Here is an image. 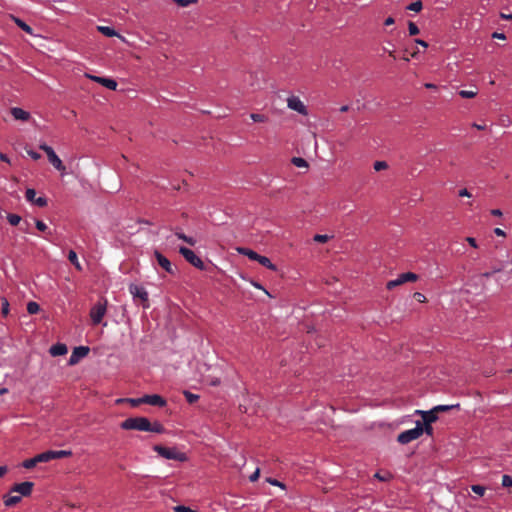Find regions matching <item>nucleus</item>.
<instances>
[{
	"instance_id": "3c124183",
	"label": "nucleus",
	"mask_w": 512,
	"mask_h": 512,
	"mask_svg": "<svg viewBox=\"0 0 512 512\" xmlns=\"http://www.w3.org/2000/svg\"><path fill=\"white\" fill-rule=\"evenodd\" d=\"M414 298H415L417 301H419V302H424V301H425V299H426V298H425V296H424L422 293H420V292H416V293L414 294Z\"/></svg>"
},
{
	"instance_id": "473e14b6",
	"label": "nucleus",
	"mask_w": 512,
	"mask_h": 512,
	"mask_svg": "<svg viewBox=\"0 0 512 512\" xmlns=\"http://www.w3.org/2000/svg\"><path fill=\"white\" fill-rule=\"evenodd\" d=\"M434 408L437 411V413H440V412L449 411V410L454 409V408H459V404H455V405H438V406H435Z\"/></svg>"
},
{
	"instance_id": "a211bd4d",
	"label": "nucleus",
	"mask_w": 512,
	"mask_h": 512,
	"mask_svg": "<svg viewBox=\"0 0 512 512\" xmlns=\"http://www.w3.org/2000/svg\"><path fill=\"white\" fill-rule=\"evenodd\" d=\"M49 352L52 356L56 357V356H62V355L67 354L68 349L65 344L57 343V344L51 346Z\"/></svg>"
},
{
	"instance_id": "0e129e2a",
	"label": "nucleus",
	"mask_w": 512,
	"mask_h": 512,
	"mask_svg": "<svg viewBox=\"0 0 512 512\" xmlns=\"http://www.w3.org/2000/svg\"><path fill=\"white\" fill-rule=\"evenodd\" d=\"M8 471L7 466H0V477H3Z\"/></svg>"
},
{
	"instance_id": "338daca9",
	"label": "nucleus",
	"mask_w": 512,
	"mask_h": 512,
	"mask_svg": "<svg viewBox=\"0 0 512 512\" xmlns=\"http://www.w3.org/2000/svg\"><path fill=\"white\" fill-rule=\"evenodd\" d=\"M473 127H475L478 130H484L486 128V125H481V124L474 123Z\"/></svg>"
},
{
	"instance_id": "412c9836",
	"label": "nucleus",
	"mask_w": 512,
	"mask_h": 512,
	"mask_svg": "<svg viewBox=\"0 0 512 512\" xmlns=\"http://www.w3.org/2000/svg\"><path fill=\"white\" fill-rule=\"evenodd\" d=\"M97 30L107 37L119 36L113 28L108 26H97Z\"/></svg>"
},
{
	"instance_id": "8fccbe9b",
	"label": "nucleus",
	"mask_w": 512,
	"mask_h": 512,
	"mask_svg": "<svg viewBox=\"0 0 512 512\" xmlns=\"http://www.w3.org/2000/svg\"><path fill=\"white\" fill-rule=\"evenodd\" d=\"M260 469L257 468L256 471L249 477L250 481L254 482L259 478Z\"/></svg>"
},
{
	"instance_id": "f257e3e1",
	"label": "nucleus",
	"mask_w": 512,
	"mask_h": 512,
	"mask_svg": "<svg viewBox=\"0 0 512 512\" xmlns=\"http://www.w3.org/2000/svg\"><path fill=\"white\" fill-rule=\"evenodd\" d=\"M121 428L124 430H150V421L145 417H130L121 423Z\"/></svg>"
},
{
	"instance_id": "a18cd8bd",
	"label": "nucleus",
	"mask_w": 512,
	"mask_h": 512,
	"mask_svg": "<svg viewBox=\"0 0 512 512\" xmlns=\"http://www.w3.org/2000/svg\"><path fill=\"white\" fill-rule=\"evenodd\" d=\"M422 425H423V433H426L427 435L432 436L433 427L431 426V424L422 422Z\"/></svg>"
},
{
	"instance_id": "6ab92c4d",
	"label": "nucleus",
	"mask_w": 512,
	"mask_h": 512,
	"mask_svg": "<svg viewBox=\"0 0 512 512\" xmlns=\"http://www.w3.org/2000/svg\"><path fill=\"white\" fill-rule=\"evenodd\" d=\"M3 500H4V505L6 507H12L21 501V496L7 494V495H4Z\"/></svg>"
},
{
	"instance_id": "de8ad7c7",
	"label": "nucleus",
	"mask_w": 512,
	"mask_h": 512,
	"mask_svg": "<svg viewBox=\"0 0 512 512\" xmlns=\"http://www.w3.org/2000/svg\"><path fill=\"white\" fill-rule=\"evenodd\" d=\"M174 510H175V512H196V511L190 509L189 507H186L183 505H178V506L174 507Z\"/></svg>"
},
{
	"instance_id": "6e6d98bb",
	"label": "nucleus",
	"mask_w": 512,
	"mask_h": 512,
	"mask_svg": "<svg viewBox=\"0 0 512 512\" xmlns=\"http://www.w3.org/2000/svg\"><path fill=\"white\" fill-rule=\"evenodd\" d=\"M375 477H376L377 479H379L380 481H387V480L390 478V476H389V475H388V476H383V475H381L380 473H376V474H375Z\"/></svg>"
},
{
	"instance_id": "680f3d73",
	"label": "nucleus",
	"mask_w": 512,
	"mask_h": 512,
	"mask_svg": "<svg viewBox=\"0 0 512 512\" xmlns=\"http://www.w3.org/2000/svg\"><path fill=\"white\" fill-rule=\"evenodd\" d=\"M491 214H492L493 216L500 217V216H502V211H501V210H499V209H493V210H491Z\"/></svg>"
},
{
	"instance_id": "58836bf2",
	"label": "nucleus",
	"mask_w": 512,
	"mask_h": 512,
	"mask_svg": "<svg viewBox=\"0 0 512 512\" xmlns=\"http://www.w3.org/2000/svg\"><path fill=\"white\" fill-rule=\"evenodd\" d=\"M408 30H409V34L411 36L417 35L420 32L419 28L417 27V25L414 22H411V21L408 23Z\"/></svg>"
},
{
	"instance_id": "4c0bfd02",
	"label": "nucleus",
	"mask_w": 512,
	"mask_h": 512,
	"mask_svg": "<svg viewBox=\"0 0 512 512\" xmlns=\"http://www.w3.org/2000/svg\"><path fill=\"white\" fill-rule=\"evenodd\" d=\"M471 490L479 495V496H483L485 494V491H486V488L484 486H481V485H472L471 486Z\"/></svg>"
},
{
	"instance_id": "e2e57ef3",
	"label": "nucleus",
	"mask_w": 512,
	"mask_h": 512,
	"mask_svg": "<svg viewBox=\"0 0 512 512\" xmlns=\"http://www.w3.org/2000/svg\"><path fill=\"white\" fill-rule=\"evenodd\" d=\"M394 22H395V20H394V18H393V17H388V18L385 20L384 24H385L386 26H389V25L394 24Z\"/></svg>"
},
{
	"instance_id": "f8f14e48",
	"label": "nucleus",
	"mask_w": 512,
	"mask_h": 512,
	"mask_svg": "<svg viewBox=\"0 0 512 512\" xmlns=\"http://www.w3.org/2000/svg\"><path fill=\"white\" fill-rule=\"evenodd\" d=\"M155 259L157 261V264L162 267L167 273L174 274L175 270L172 267V264L170 260L165 257L163 254H161L159 251L154 252Z\"/></svg>"
},
{
	"instance_id": "393cba45",
	"label": "nucleus",
	"mask_w": 512,
	"mask_h": 512,
	"mask_svg": "<svg viewBox=\"0 0 512 512\" xmlns=\"http://www.w3.org/2000/svg\"><path fill=\"white\" fill-rule=\"evenodd\" d=\"M12 18H13L15 24L19 28H21L23 31H25L28 34H32L33 33L32 28L28 24H26L24 21H22L21 19L16 18V17H12Z\"/></svg>"
},
{
	"instance_id": "f03ea898",
	"label": "nucleus",
	"mask_w": 512,
	"mask_h": 512,
	"mask_svg": "<svg viewBox=\"0 0 512 512\" xmlns=\"http://www.w3.org/2000/svg\"><path fill=\"white\" fill-rule=\"evenodd\" d=\"M423 434V425L421 421L416 422V426L413 429H409L401 432L397 441L400 444H408L416 439H418Z\"/></svg>"
},
{
	"instance_id": "4d7b16f0",
	"label": "nucleus",
	"mask_w": 512,
	"mask_h": 512,
	"mask_svg": "<svg viewBox=\"0 0 512 512\" xmlns=\"http://www.w3.org/2000/svg\"><path fill=\"white\" fill-rule=\"evenodd\" d=\"M175 235L178 237V239L183 240L184 242L186 241V239L188 237L187 235H185L182 232H176Z\"/></svg>"
},
{
	"instance_id": "774afa93",
	"label": "nucleus",
	"mask_w": 512,
	"mask_h": 512,
	"mask_svg": "<svg viewBox=\"0 0 512 512\" xmlns=\"http://www.w3.org/2000/svg\"><path fill=\"white\" fill-rule=\"evenodd\" d=\"M425 87L427 89H436L437 88V86L435 84H433V83H426Z\"/></svg>"
},
{
	"instance_id": "09e8293b",
	"label": "nucleus",
	"mask_w": 512,
	"mask_h": 512,
	"mask_svg": "<svg viewBox=\"0 0 512 512\" xmlns=\"http://www.w3.org/2000/svg\"><path fill=\"white\" fill-rule=\"evenodd\" d=\"M27 154L34 160H38L41 158V155L33 150H26Z\"/></svg>"
},
{
	"instance_id": "cd10ccee",
	"label": "nucleus",
	"mask_w": 512,
	"mask_h": 512,
	"mask_svg": "<svg viewBox=\"0 0 512 512\" xmlns=\"http://www.w3.org/2000/svg\"><path fill=\"white\" fill-rule=\"evenodd\" d=\"M150 430H148L147 432H155V433H163L165 431V428L164 426L159 423V422H154V423H151L150 422Z\"/></svg>"
},
{
	"instance_id": "4468645a",
	"label": "nucleus",
	"mask_w": 512,
	"mask_h": 512,
	"mask_svg": "<svg viewBox=\"0 0 512 512\" xmlns=\"http://www.w3.org/2000/svg\"><path fill=\"white\" fill-rule=\"evenodd\" d=\"M142 401H144V404H149L152 406L163 407L166 405V400L157 394L144 395L142 397Z\"/></svg>"
},
{
	"instance_id": "bb28decb",
	"label": "nucleus",
	"mask_w": 512,
	"mask_h": 512,
	"mask_svg": "<svg viewBox=\"0 0 512 512\" xmlns=\"http://www.w3.org/2000/svg\"><path fill=\"white\" fill-rule=\"evenodd\" d=\"M291 162L294 166L299 167V168H307L308 167L307 161L301 157H293L291 159Z\"/></svg>"
},
{
	"instance_id": "49530a36",
	"label": "nucleus",
	"mask_w": 512,
	"mask_h": 512,
	"mask_svg": "<svg viewBox=\"0 0 512 512\" xmlns=\"http://www.w3.org/2000/svg\"><path fill=\"white\" fill-rule=\"evenodd\" d=\"M35 224L36 228L41 232H45L48 229L47 225L41 220H36Z\"/></svg>"
},
{
	"instance_id": "a19ab883",
	"label": "nucleus",
	"mask_w": 512,
	"mask_h": 512,
	"mask_svg": "<svg viewBox=\"0 0 512 512\" xmlns=\"http://www.w3.org/2000/svg\"><path fill=\"white\" fill-rule=\"evenodd\" d=\"M373 167L376 171H381L387 169L388 164L385 161H376Z\"/></svg>"
},
{
	"instance_id": "5701e85b",
	"label": "nucleus",
	"mask_w": 512,
	"mask_h": 512,
	"mask_svg": "<svg viewBox=\"0 0 512 512\" xmlns=\"http://www.w3.org/2000/svg\"><path fill=\"white\" fill-rule=\"evenodd\" d=\"M51 454L53 455L52 460L62 459V458L70 457L72 455V451H70V450L52 451L51 450Z\"/></svg>"
},
{
	"instance_id": "864d4df0",
	"label": "nucleus",
	"mask_w": 512,
	"mask_h": 512,
	"mask_svg": "<svg viewBox=\"0 0 512 512\" xmlns=\"http://www.w3.org/2000/svg\"><path fill=\"white\" fill-rule=\"evenodd\" d=\"M268 482H269L270 484H272V485H275V486H279V487L284 488V484H282L281 482H279V481H278V480H276V479H271V478H269V479H268Z\"/></svg>"
},
{
	"instance_id": "7ed1b4c3",
	"label": "nucleus",
	"mask_w": 512,
	"mask_h": 512,
	"mask_svg": "<svg viewBox=\"0 0 512 512\" xmlns=\"http://www.w3.org/2000/svg\"><path fill=\"white\" fill-rule=\"evenodd\" d=\"M154 451H156L161 457L170 460L177 461H185L186 456L184 453L179 452L176 448H168L162 445H155L153 447Z\"/></svg>"
},
{
	"instance_id": "7c9ffc66",
	"label": "nucleus",
	"mask_w": 512,
	"mask_h": 512,
	"mask_svg": "<svg viewBox=\"0 0 512 512\" xmlns=\"http://www.w3.org/2000/svg\"><path fill=\"white\" fill-rule=\"evenodd\" d=\"M1 313L3 317H7L9 314V302L6 298L1 299Z\"/></svg>"
},
{
	"instance_id": "2f4dec72",
	"label": "nucleus",
	"mask_w": 512,
	"mask_h": 512,
	"mask_svg": "<svg viewBox=\"0 0 512 512\" xmlns=\"http://www.w3.org/2000/svg\"><path fill=\"white\" fill-rule=\"evenodd\" d=\"M38 464V462L36 461V457H33V458H30V459H26L22 462V466L26 469H32L34 468L36 465Z\"/></svg>"
},
{
	"instance_id": "ddd939ff",
	"label": "nucleus",
	"mask_w": 512,
	"mask_h": 512,
	"mask_svg": "<svg viewBox=\"0 0 512 512\" xmlns=\"http://www.w3.org/2000/svg\"><path fill=\"white\" fill-rule=\"evenodd\" d=\"M27 201L37 205L38 207H45L48 203L45 197H36V191L32 188H28L25 193Z\"/></svg>"
},
{
	"instance_id": "9d476101",
	"label": "nucleus",
	"mask_w": 512,
	"mask_h": 512,
	"mask_svg": "<svg viewBox=\"0 0 512 512\" xmlns=\"http://www.w3.org/2000/svg\"><path fill=\"white\" fill-rule=\"evenodd\" d=\"M89 351H90L89 347H86V346L75 347L72 351L70 358H69V364L70 365L77 364L80 361V359H82L88 355Z\"/></svg>"
},
{
	"instance_id": "13d9d810",
	"label": "nucleus",
	"mask_w": 512,
	"mask_h": 512,
	"mask_svg": "<svg viewBox=\"0 0 512 512\" xmlns=\"http://www.w3.org/2000/svg\"><path fill=\"white\" fill-rule=\"evenodd\" d=\"M494 233H495L497 236H502V237H504V236H505V232H504L501 228H495V229H494Z\"/></svg>"
},
{
	"instance_id": "c85d7f7f",
	"label": "nucleus",
	"mask_w": 512,
	"mask_h": 512,
	"mask_svg": "<svg viewBox=\"0 0 512 512\" xmlns=\"http://www.w3.org/2000/svg\"><path fill=\"white\" fill-rule=\"evenodd\" d=\"M39 310H40V306L38 303H36L34 301L28 302L27 311L29 314H36L39 312Z\"/></svg>"
},
{
	"instance_id": "9b49d317",
	"label": "nucleus",
	"mask_w": 512,
	"mask_h": 512,
	"mask_svg": "<svg viewBox=\"0 0 512 512\" xmlns=\"http://www.w3.org/2000/svg\"><path fill=\"white\" fill-rule=\"evenodd\" d=\"M287 105L290 109L297 111L302 115H307V108L304 103L296 96H291L287 100Z\"/></svg>"
},
{
	"instance_id": "0eeeda50",
	"label": "nucleus",
	"mask_w": 512,
	"mask_h": 512,
	"mask_svg": "<svg viewBox=\"0 0 512 512\" xmlns=\"http://www.w3.org/2000/svg\"><path fill=\"white\" fill-rule=\"evenodd\" d=\"M418 279V275L412 272L402 273L398 276V278L394 280H390L386 284V288L388 290H392L393 288L400 286L406 282H415Z\"/></svg>"
},
{
	"instance_id": "dca6fc26",
	"label": "nucleus",
	"mask_w": 512,
	"mask_h": 512,
	"mask_svg": "<svg viewBox=\"0 0 512 512\" xmlns=\"http://www.w3.org/2000/svg\"><path fill=\"white\" fill-rule=\"evenodd\" d=\"M89 78L110 90H116L117 88V82L113 79L99 76H89Z\"/></svg>"
},
{
	"instance_id": "e433bc0d",
	"label": "nucleus",
	"mask_w": 512,
	"mask_h": 512,
	"mask_svg": "<svg viewBox=\"0 0 512 512\" xmlns=\"http://www.w3.org/2000/svg\"><path fill=\"white\" fill-rule=\"evenodd\" d=\"M250 118L254 122H266L267 121V117L264 114H259V113L250 114Z\"/></svg>"
},
{
	"instance_id": "052dcab7",
	"label": "nucleus",
	"mask_w": 512,
	"mask_h": 512,
	"mask_svg": "<svg viewBox=\"0 0 512 512\" xmlns=\"http://www.w3.org/2000/svg\"><path fill=\"white\" fill-rule=\"evenodd\" d=\"M187 244L191 245V246H194L196 244V240L192 237H187L186 241H185Z\"/></svg>"
},
{
	"instance_id": "37998d69",
	"label": "nucleus",
	"mask_w": 512,
	"mask_h": 512,
	"mask_svg": "<svg viewBox=\"0 0 512 512\" xmlns=\"http://www.w3.org/2000/svg\"><path fill=\"white\" fill-rule=\"evenodd\" d=\"M502 486L503 487H512V478L509 475H503L502 477Z\"/></svg>"
},
{
	"instance_id": "603ef678",
	"label": "nucleus",
	"mask_w": 512,
	"mask_h": 512,
	"mask_svg": "<svg viewBox=\"0 0 512 512\" xmlns=\"http://www.w3.org/2000/svg\"><path fill=\"white\" fill-rule=\"evenodd\" d=\"M459 196L460 197H471V194L466 188H464L459 191Z\"/></svg>"
},
{
	"instance_id": "f704fd0d",
	"label": "nucleus",
	"mask_w": 512,
	"mask_h": 512,
	"mask_svg": "<svg viewBox=\"0 0 512 512\" xmlns=\"http://www.w3.org/2000/svg\"><path fill=\"white\" fill-rule=\"evenodd\" d=\"M184 396H185L187 402L190 403V404L195 403L199 399L198 395L193 394V393H191L189 391H184Z\"/></svg>"
},
{
	"instance_id": "2eb2a0df",
	"label": "nucleus",
	"mask_w": 512,
	"mask_h": 512,
	"mask_svg": "<svg viewBox=\"0 0 512 512\" xmlns=\"http://www.w3.org/2000/svg\"><path fill=\"white\" fill-rule=\"evenodd\" d=\"M415 413L421 415V417H422L421 422H423V423L432 424L433 422L437 421V419H438V413L435 410V408H432L429 411L416 410Z\"/></svg>"
},
{
	"instance_id": "6e6552de",
	"label": "nucleus",
	"mask_w": 512,
	"mask_h": 512,
	"mask_svg": "<svg viewBox=\"0 0 512 512\" xmlns=\"http://www.w3.org/2000/svg\"><path fill=\"white\" fill-rule=\"evenodd\" d=\"M34 487L33 482L25 481L22 483L14 484L10 490L11 493H19V496L27 497L30 496Z\"/></svg>"
},
{
	"instance_id": "4be33fe9",
	"label": "nucleus",
	"mask_w": 512,
	"mask_h": 512,
	"mask_svg": "<svg viewBox=\"0 0 512 512\" xmlns=\"http://www.w3.org/2000/svg\"><path fill=\"white\" fill-rule=\"evenodd\" d=\"M257 262H259L262 266H264L272 271L276 270V266L266 256L260 255Z\"/></svg>"
},
{
	"instance_id": "5fc2aeb1",
	"label": "nucleus",
	"mask_w": 512,
	"mask_h": 512,
	"mask_svg": "<svg viewBox=\"0 0 512 512\" xmlns=\"http://www.w3.org/2000/svg\"><path fill=\"white\" fill-rule=\"evenodd\" d=\"M466 241H467V242H468L472 247H474V248H476V247H477V243H476L475 238H473V237H467V238H466Z\"/></svg>"
},
{
	"instance_id": "aec40b11",
	"label": "nucleus",
	"mask_w": 512,
	"mask_h": 512,
	"mask_svg": "<svg viewBox=\"0 0 512 512\" xmlns=\"http://www.w3.org/2000/svg\"><path fill=\"white\" fill-rule=\"evenodd\" d=\"M238 252L240 254L247 256L249 259L254 260V261H257L260 256L258 253H256L255 251H253L251 249H248V248H238Z\"/></svg>"
},
{
	"instance_id": "69168bd1",
	"label": "nucleus",
	"mask_w": 512,
	"mask_h": 512,
	"mask_svg": "<svg viewBox=\"0 0 512 512\" xmlns=\"http://www.w3.org/2000/svg\"><path fill=\"white\" fill-rule=\"evenodd\" d=\"M493 38H498V39H505V35L503 33H493Z\"/></svg>"
},
{
	"instance_id": "20e7f679",
	"label": "nucleus",
	"mask_w": 512,
	"mask_h": 512,
	"mask_svg": "<svg viewBox=\"0 0 512 512\" xmlns=\"http://www.w3.org/2000/svg\"><path fill=\"white\" fill-rule=\"evenodd\" d=\"M39 148L46 153L49 162L56 170H58L62 175L66 174L65 165L62 163V160L57 156L52 147L47 144H41Z\"/></svg>"
},
{
	"instance_id": "c756f323",
	"label": "nucleus",
	"mask_w": 512,
	"mask_h": 512,
	"mask_svg": "<svg viewBox=\"0 0 512 512\" xmlns=\"http://www.w3.org/2000/svg\"><path fill=\"white\" fill-rule=\"evenodd\" d=\"M7 220L10 225L17 226L21 222V217L17 214H8Z\"/></svg>"
},
{
	"instance_id": "c9c22d12",
	"label": "nucleus",
	"mask_w": 512,
	"mask_h": 512,
	"mask_svg": "<svg viewBox=\"0 0 512 512\" xmlns=\"http://www.w3.org/2000/svg\"><path fill=\"white\" fill-rule=\"evenodd\" d=\"M458 94L462 97V98H474L476 95H477V91H472V90H460L458 92Z\"/></svg>"
},
{
	"instance_id": "1a4fd4ad",
	"label": "nucleus",
	"mask_w": 512,
	"mask_h": 512,
	"mask_svg": "<svg viewBox=\"0 0 512 512\" xmlns=\"http://www.w3.org/2000/svg\"><path fill=\"white\" fill-rule=\"evenodd\" d=\"M129 292L133 295L134 298H139L144 304V308H147L148 305V293L145 288L138 286L136 284H131L129 286Z\"/></svg>"
},
{
	"instance_id": "c03bdc74",
	"label": "nucleus",
	"mask_w": 512,
	"mask_h": 512,
	"mask_svg": "<svg viewBox=\"0 0 512 512\" xmlns=\"http://www.w3.org/2000/svg\"><path fill=\"white\" fill-rule=\"evenodd\" d=\"M126 401L129 402L133 407H137L140 404H144V401H142V397L141 398H129V399H126Z\"/></svg>"
},
{
	"instance_id": "ea45409f",
	"label": "nucleus",
	"mask_w": 512,
	"mask_h": 512,
	"mask_svg": "<svg viewBox=\"0 0 512 512\" xmlns=\"http://www.w3.org/2000/svg\"><path fill=\"white\" fill-rule=\"evenodd\" d=\"M180 7H187L191 4L197 3L198 0H173Z\"/></svg>"
},
{
	"instance_id": "423d86ee",
	"label": "nucleus",
	"mask_w": 512,
	"mask_h": 512,
	"mask_svg": "<svg viewBox=\"0 0 512 512\" xmlns=\"http://www.w3.org/2000/svg\"><path fill=\"white\" fill-rule=\"evenodd\" d=\"M179 253L185 258L187 262H189L194 267L200 270L205 269L204 262L191 249L186 247H180Z\"/></svg>"
},
{
	"instance_id": "bf43d9fd",
	"label": "nucleus",
	"mask_w": 512,
	"mask_h": 512,
	"mask_svg": "<svg viewBox=\"0 0 512 512\" xmlns=\"http://www.w3.org/2000/svg\"><path fill=\"white\" fill-rule=\"evenodd\" d=\"M0 160L3 161V162H6V163H10V159L4 153H0Z\"/></svg>"
},
{
	"instance_id": "a878e982",
	"label": "nucleus",
	"mask_w": 512,
	"mask_h": 512,
	"mask_svg": "<svg viewBox=\"0 0 512 512\" xmlns=\"http://www.w3.org/2000/svg\"><path fill=\"white\" fill-rule=\"evenodd\" d=\"M68 259L69 261L76 267L78 270H82V267L78 261V257L75 251L70 250L68 253Z\"/></svg>"
},
{
	"instance_id": "39448f33",
	"label": "nucleus",
	"mask_w": 512,
	"mask_h": 512,
	"mask_svg": "<svg viewBox=\"0 0 512 512\" xmlns=\"http://www.w3.org/2000/svg\"><path fill=\"white\" fill-rule=\"evenodd\" d=\"M106 310H107V301L106 300L103 302L99 301L91 308L90 317H91L92 323L94 325H98L101 323L103 317L106 314Z\"/></svg>"
},
{
	"instance_id": "79ce46f5",
	"label": "nucleus",
	"mask_w": 512,
	"mask_h": 512,
	"mask_svg": "<svg viewBox=\"0 0 512 512\" xmlns=\"http://www.w3.org/2000/svg\"><path fill=\"white\" fill-rule=\"evenodd\" d=\"M330 239V236L328 235H322V234H316L314 236V241L319 243H326Z\"/></svg>"
},
{
	"instance_id": "b1692460",
	"label": "nucleus",
	"mask_w": 512,
	"mask_h": 512,
	"mask_svg": "<svg viewBox=\"0 0 512 512\" xmlns=\"http://www.w3.org/2000/svg\"><path fill=\"white\" fill-rule=\"evenodd\" d=\"M52 454H51V450L49 451H45L43 453H40L38 455H36V461L38 463H44V462H49L52 460Z\"/></svg>"
},
{
	"instance_id": "72a5a7b5",
	"label": "nucleus",
	"mask_w": 512,
	"mask_h": 512,
	"mask_svg": "<svg viewBox=\"0 0 512 512\" xmlns=\"http://www.w3.org/2000/svg\"><path fill=\"white\" fill-rule=\"evenodd\" d=\"M422 2L421 1H415L407 6L408 10L414 11V12H420L422 10Z\"/></svg>"
},
{
	"instance_id": "f3484780",
	"label": "nucleus",
	"mask_w": 512,
	"mask_h": 512,
	"mask_svg": "<svg viewBox=\"0 0 512 512\" xmlns=\"http://www.w3.org/2000/svg\"><path fill=\"white\" fill-rule=\"evenodd\" d=\"M11 114L16 120L28 121L30 119V113L19 107L11 108Z\"/></svg>"
}]
</instances>
